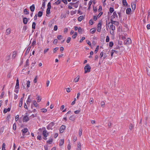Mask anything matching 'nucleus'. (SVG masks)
Masks as SVG:
<instances>
[{"label": "nucleus", "instance_id": "603ef678", "mask_svg": "<svg viewBox=\"0 0 150 150\" xmlns=\"http://www.w3.org/2000/svg\"><path fill=\"white\" fill-rule=\"evenodd\" d=\"M37 138L38 140H41L42 139V137L40 135H38L37 136Z\"/></svg>", "mask_w": 150, "mask_h": 150}, {"label": "nucleus", "instance_id": "f257e3e1", "mask_svg": "<svg viewBox=\"0 0 150 150\" xmlns=\"http://www.w3.org/2000/svg\"><path fill=\"white\" fill-rule=\"evenodd\" d=\"M91 67L89 65L87 64L86 65L85 67V73H86L88 72H89L90 71Z\"/></svg>", "mask_w": 150, "mask_h": 150}, {"label": "nucleus", "instance_id": "bf43d9fd", "mask_svg": "<svg viewBox=\"0 0 150 150\" xmlns=\"http://www.w3.org/2000/svg\"><path fill=\"white\" fill-rule=\"evenodd\" d=\"M58 41V40L57 39H55L54 40V41H53L54 44H56L57 43Z\"/></svg>", "mask_w": 150, "mask_h": 150}, {"label": "nucleus", "instance_id": "9d476101", "mask_svg": "<svg viewBox=\"0 0 150 150\" xmlns=\"http://www.w3.org/2000/svg\"><path fill=\"white\" fill-rule=\"evenodd\" d=\"M132 8V10H134L136 8V3L135 2H133L131 4Z\"/></svg>", "mask_w": 150, "mask_h": 150}, {"label": "nucleus", "instance_id": "9b49d317", "mask_svg": "<svg viewBox=\"0 0 150 150\" xmlns=\"http://www.w3.org/2000/svg\"><path fill=\"white\" fill-rule=\"evenodd\" d=\"M33 103L35 107L39 108V105L35 100H34L33 101Z\"/></svg>", "mask_w": 150, "mask_h": 150}, {"label": "nucleus", "instance_id": "5701e85b", "mask_svg": "<svg viewBox=\"0 0 150 150\" xmlns=\"http://www.w3.org/2000/svg\"><path fill=\"white\" fill-rule=\"evenodd\" d=\"M79 76H77L74 79V81L75 83L79 81Z\"/></svg>", "mask_w": 150, "mask_h": 150}, {"label": "nucleus", "instance_id": "bb28decb", "mask_svg": "<svg viewBox=\"0 0 150 150\" xmlns=\"http://www.w3.org/2000/svg\"><path fill=\"white\" fill-rule=\"evenodd\" d=\"M122 2L123 5L125 6H126L127 5V4L126 0H123Z\"/></svg>", "mask_w": 150, "mask_h": 150}, {"label": "nucleus", "instance_id": "4c0bfd02", "mask_svg": "<svg viewBox=\"0 0 150 150\" xmlns=\"http://www.w3.org/2000/svg\"><path fill=\"white\" fill-rule=\"evenodd\" d=\"M82 129L81 128H80L79 130V135L80 137L82 134Z\"/></svg>", "mask_w": 150, "mask_h": 150}, {"label": "nucleus", "instance_id": "5fc2aeb1", "mask_svg": "<svg viewBox=\"0 0 150 150\" xmlns=\"http://www.w3.org/2000/svg\"><path fill=\"white\" fill-rule=\"evenodd\" d=\"M89 22L91 25H92L93 24V20L92 19H91L90 20Z\"/></svg>", "mask_w": 150, "mask_h": 150}, {"label": "nucleus", "instance_id": "f3484780", "mask_svg": "<svg viewBox=\"0 0 150 150\" xmlns=\"http://www.w3.org/2000/svg\"><path fill=\"white\" fill-rule=\"evenodd\" d=\"M47 131L45 130H44L42 132V135L44 136V137H47Z\"/></svg>", "mask_w": 150, "mask_h": 150}, {"label": "nucleus", "instance_id": "aec40b11", "mask_svg": "<svg viewBox=\"0 0 150 150\" xmlns=\"http://www.w3.org/2000/svg\"><path fill=\"white\" fill-rule=\"evenodd\" d=\"M31 48V47L30 46H29L28 47V48L27 49V50H26V52H25V54H27L29 53V51H30V50Z\"/></svg>", "mask_w": 150, "mask_h": 150}, {"label": "nucleus", "instance_id": "3c124183", "mask_svg": "<svg viewBox=\"0 0 150 150\" xmlns=\"http://www.w3.org/2000/svg\"><path fill=\"white\" fill-rule=\"evenodd\" d=\"M103 14V12H100L97 16V17L98 18H100V16Z\"/></svg>", "mask_w": 150, "mask_h": 150}, {"label": "nucleus", "instance_id": "58836bf2", "mask_svg": "<svg viewBox=\"0 0 150 150\" xmlns=\"http://www.w3.org/2000/svg\"><path fill=\"white\" fill-rule=\"evenodd\" d=\"M37 102H40L41 100V98H40V97L39 96H38V97L37 98Z\"/></svg>", "mask_w": 150, "mask_h": 150}, {"label": "nucleus", "instance_id": "a18cd8bd", "mask_svg": "<svg viewBox=\"0 0 150 150\" xmlns=\"http://www.w3.org/2000/svg\"><path fill=\"white\" fill-rule=\"evenodd\" d=\"M99 47V46L98 45L97 46V47L96 48V49L95 50V52H94L95 53H97V52L98 50Z\"/></svg>", "mask_w": 150, "mask_h": 150}, {"label": "nucleus", "instance_id": "2eb2a0df", "mask_svg": "<svg viewBox=\"0 0 150 150\" xmlns=\"http://www.w3.org/2000/svg\"><path fill=\"white\" fill-rule=\"evenodd\" d=\"M11 32V29L10 28H8L6 30V35H9Z\"/></svg>", "mask_w": 150, "mask_h": 150}, {"label": "nucleus", "instance_id": "f03ea898", "mask_svg": "<svg viewBox=\"0 0 150 150\" xmlns=\"http://www.w3.org/2000/svg\"><path fill=\"white\" fill-rule=\"evenodd\" d=\"M28 129L27 128H25L24 129L22 130L21 131L22 132V135L24 136L25 134L28 135L29 134V132L28 131Z\"/></svg>", "mask_w": 150, "mask_h": 150}, {"label": "nucleus", "instance_id": "c85d7f7f", "mask_svg": "<svg viewBox=\"0 0 150 150\" xmlns=\"http://www.w3.org/2000/svg\"><path fill=\"white\" fill-rule=\"evenodd\" d=\"M24 12L25 14H28L29 13V11L26 8L24 10Z\"/></svg>", "mask_w": 150, "mask_h": 150}, {"label": "nucleus", "instance_id": "6ab92c4d", "mask_svg": "<svg viewBox=\"0 0 150 150\" xmlns=\"http://www.w3.org/2000/svg\"><path fill=\"white\" fill-rule=\"evenodd\" d=\"M84 18V16H79L78 18V20L79 21H81Z\"/></svg>", "mask_w": 150, "mask_h": 150}, {"label": "nucleus", "instance_id": "423d86ee", "mask_svg": "<svg viewBox=\"0 0 150 150\" xmlns=\"http://www.w3.org/2000/svg\"><path fill=\"white\" fill-rule=\"evenodd\" d=\"M23 120L24 122H26L29 120V118L28 116L26 115L23 117Z\"/></svg>", "mask_w": 150, "mask_h": 150}, {"label": "nucleus", "instance_id": "69168bd1", "mask_svg": "<svg viewBox=\"0 0 150 150\" xmlns=\"http://www.w3.org/2000/svg\"><path fill=\"white\" fill-rule=\"evenodd\" d=\"M13 128L15 130L16 129V125L15 123H14L13 125Z\"/></svg>", "mask_w": 150, "mask_h": 150}, {"label": "nucleus", "instance_id": "8fccbe9b", "mask_svg": "<svg viewBox=\"0 0 150 150\" xmlns=\"http://www.w3.org/2000/svg\"><path fill=\"white\" fill-rule=\"evenodd\" d=\"M78 32L80 33H81L82 29L81 27H79V28H78Z\"/></svg>", "mask_w": 150, "mask_h": 150}, {"label": "nucleus", "instance_id": "de8ad7c7", "mask_svg": "<svg viewBox=\"0 0 150 150\" xmlns=\"http://www.w3.org/2000/svg\"><path fill=\"white\" fill-rule=\"evenodd\" d=\"M5 143H4L3 144L2 146V150H5Z\"/></svg>", "mask_w": 150, "mask_h": 150}, {"label": "nucleus", "instance_id": "680f3d73", "mask_svg": "<svg viewBox=\"0 0 150 150\" xmlns=\"http://www.w3.org/2000/svg\"><path fill=\"white\" fill-rule=\"evenodd\" d=\"M57 38L59 40H60L62 38V36L61 35H59L57 36Z\"/></svg>", "mask_w": 150, "mask_h": 150}, {"label": "nucleus", "instance_id": "7c9ffc66", "mask_svg": "<svg viewBox=\"0 0 150 150\" xmlns=\"http://www.w3.org/2000/svg\"><path fill=\"white\" fill-rule=\"evenodd\" d=\"M52 141L53 139H51L47 141V142L49 144H51L52 142Z\"/></svg>", "mask_w": 150, "mask_h": 150}, {"label": "nucleus", "instance_id": "13d9d810", "mask_svg": "<svg viewBox=\"0 0 150 150\" xmlns=\"http://www.w3.org/2000/svg\"><path fill=\"white\" fill-rule=\"evenodd\" d=\"M58 49V48L57 47H56L53 50V52L55 53L57 51V50Z\"/></svg>", "mask_w": 150, "mask_h": 150}, {"label": "nucleus", "instance_id": "c756f323", "mask_svg": "<svg viewBox=\"0 0 150 150\" xmlns=\"http://www.w3.org/2000/svg\"><path fill=\"white\" fill-rule=\"evenodd\" d=\"M16 52L15 51H14L13 53V55L12 56V57L13 58H14L16 57Z\"/></svg>", "mask_w": 150, "mask_h": 150}, {"label": "nucleus", "instance_id": "7ed1b4c3", "mask_svg": "<svg viewBox=\"0 0 150 150\" xmlns=\"http://www.w3.org/2000/svg\"><path fill=\"white\" fill-rule=\"evenodd\" d=\"M47 8L46 11V13L48 14H49L50 13V9L51 8V3L49 2L47 4Z\"/></svg>", "mask_w": 150, "mask_h": 150}, {"label": "nucleus", "instance_id": "72a5a7b5", "mask_svg": "<svg viewBox=\"0 0 150 150\" xmlns=\"http://www.w3.org/2000/svg\"><path fill=\"white\" fill-rule=\"evenodd\" d=\"M77 35V33L76 32H75L74 34L72 35V38L74 39H75Z\"/></svg>", "mask_w": 150, "mask_h": 150}, {"label": "nucleus", "instance_id": "0e129e2a", "mask_svg": "<svg viewBox=\"0 0 150 150\" xmlns=\"http://www.w3.org/2000/svg\"><path fill=\"white\" fill-rule=\"evenodd\" d=\"M85 39V37H82V38L79 41L80 43H81L83 40Z\"/></svg>", "mask_w": 150, "mask_h": 150}, {"label": "nucleus", "instance_id": "b1692460", "mask_svg": "<svg viewBox=\"0 0 150 150\" xmlns=\"http://www.w3.org/2000/svg\"><path fill=\"white\" fill-rule=\"evenodd\" d=\"M70 120L74 121L75 120V117L74 115L71 116L69 118Z\"/></svg>", "mask_w": 150, "mask_h": 150}, {"label": "nucleus", "instance_id": "dca6fc26", "mask_svg": "<svg viewBox=\"0 0 150 150\" xmlns=\"http://www.w3.org/2000/svg\"><path fill=\"white\" fill-rule=\"evenodd\" d=\"M146 71L147 74L149 76L150 75V67H146Z\"/></svg>", "mask_w": 150, "mask_h": 150}, {"label": "nucleus", "instance_id": "6e6552de", "mask_svg": "<svg viewBox=\"0 0 150 150\" xmlns=\"http://www.w3.org/2000/svg\"><path fill=\"white\" fill-rule=\"evenodd\" d=\"M131 40L129 38H128L126 40V44H130L131 43Z\"/></svg>", "mask_w": 150, "mask_h": 150}, {"label": "nucleus", "instance_id": "cd10ccee", "mask_svg": "<svg viewBox=\"0 0 150 150\" xmlns=\"http://www.w3.org/2000/svg\"><path fill=\"white\" fill-rule=\"evenodd\" d=\"M64 139H61L60 141L59 144V146H62L63 145V144H64Z\"/></svg>", "mask_w": 150, "mask_h": 150}, {"label": "nucleus", "instance_id": "39448f33", "mask_svg": "<svg viewBox=\"0 0 150 150\" xmlns=\"http://www.w3.org/2000/svg\"><path fill=\"white\" fill-rule=\"evenodd\" d=\"M101 25L102 23L100 22L97 25V30L98 32H100L101 31Z\"/></svg>", "mask_w": 150, "mask_h": 150}, {"label": "nucleus", "instance_id": "052dcab7", "mask_svg": "<svg viewBox=\"0 0 150 150\" xmlns=\"http://www.w3.org/2000/svg\"><path fill=\"white\" fill-rule=\"evenodd\" d=\"M27 27L25 25L23 27V30H24V31H26V30H27Z\"/></svg>", "mask_w": 150, "mask_h": 150}, {"label": "nucleus", "instance_id": "6e6d98bb", "mask_svg": "<svg viewBox=\"0 0 150 150\" xmlns=\"http://www.w3.org/2000/svg\"><path fill=\"white\" fill-rule=\"evenodd\" d=\"M109 37L108 36H107V37H106V42H109Z\"/></svg>", "mask_w": 150, "mask_h": 150}, {"label": "nucleus", "instance_id": "49530a36", "mask_svg": "<svg viewBox=\"0 0 150 150\" xmlns=\"http://www.w3.org/2000/svg\"><path fill=\"white\" fill-rule=\"evenodd\" d=\"M78 149H79L80 150L81 149V144L80 143H78L77 145Z\"/></svg>", "mask_w": 150, "mask_h": 150}, {"label": "nucleus", "instance_id": "4468645a", "mask_svg": "<svg viewBox=\"0 0 150 150\" xmlns=\"http://www.w3.org/2000/svg\"><path fill=\"white\" fill-rule=\"evenodd\" d=\"M19 86V81L18 79V78L16 80V83L15 86L16 88H18Z\"/></svg>", "mask_w": 150, "mask_h": 150}, {"label": "nucleus", "instance_id": "2f4dec72", "mask_svg": "<svg viewBox=\"0 0 150 150\" xmlns=\"http://www.w3.org/2000/svg\"><path fill=\"white\" fill-rule=\"evenodd\" d=\"M36 23L35 22H33L32 23V28L33 29H35V28Z\"/></svg>", "mask_w": 150, "mask_h": 150}, {"label": "nucleus", "instance_id": "4d7b16f0", "mask_svg": "<svg viewBox=\"0 0 150 150\" xmlns=\"http://www.w3.org/2000/svg\"><path fill=\"white\" fill-rule=\"evenodd\" d=\"M42 110V112H45L47 111V109H41Z\"/></svg>", "mask_w": 150, "mask_h": 150}, {"label": "nucleus", "instance_id": "79ce46f5", "mask_svg": "<svg viewBox=\"0 0 150 150\" xmlns=\"http://www.w3.org/2000/svg\"><path fill=\"white\" fill-rule=\"evenodd\" d=\"M60 3L61 1L59 0H58L57 1L55 2L54 4L57 5L59 4Z\"/></svg>", "mask_w": 150, "mask_h": 150}, {"label": "nucleus", "instance_id": "e433bc0d", "mask_svg": "<svg viewBox=\"0 0 150 150\" xmlns=\"http://www.w3.org/2000/svg\"><path fill=\"white\" fill-rule=\"evenodd\" d=\"M66 128V126L65 125H62L61 126L60 128V129L63 130H64Z\"/></svg>", "mask_w": 150, "mask_h": 150}, {"label": "nucleus", "instance_id": "a19ab883", "mask_svg": "<svg viewBox=\"0 0 150 150\" xmlns=\"http://www.w3.org/2000/svg\"><path fill=\"white\" fill-rule=\"evenodd\" d=\"M101 106L102 107H104L105 106V103L104 101H101Z\"/></svg>", "mask_w": 150, "mask_h": 150}, {"label": "nucleus", "instance_id": "412c9836", "mask_svg": "<svg viewBox=\"0 0 150 150\" xmlns=\"http://www.w3.org/2000/svg\"><path fill=\"white\" fill-rule=\"evenodd\" d=\"M30 95H29L28 97L26 103L27 104H29L30 103L31 100L30 99Z\"/></svg>", "mask_w": 150, "mask_h": 150}, {"label": "nucleus", "instance_id": "37998d69", "mask_svg": "<svg viewBox=\"0 0 150 150\" xmlns=\"http://www.w3.org/2000/svg\"><path fill=\"white\" fill-rule=\"evenodd\" d=\"M113 15L115 17L118 18V16L116 13V11L114 12L113 13Z\"/></svg>", "mask_w": 150, "mask_h": 150}, {"label": "nucleus", "instance_id": "a211bd4d", "mask_svg": "<svg viewBox=\"0 0 150 150\" xmlns=\"http://www.w3.org/2000/svg\"><path fill=\"white\" fill-rule=\"evenodd\" d=\"M29 65V60L28 59L26 61L25 67H26L28 66Z\"/></svg>", "mask_w": 150, "mask_h": 150}, {"label": "nucleus", "instance_id": "c9c22d12", "mask_svg": "<svg viewBox=\"0 0 150 150\" xmlns=\"http://www.w3.org/2000/svg\"><path fill=\"white\" fill-rule=\"evenodd\" d=\"M30 81H27L26 84H27V88H28L30 87Z\"/></svg>", "mask_w": 150, "mask_h": 150}, {"label": "nucleus", "instance_id": "09e8293b", "mask_svg": "<svg viewBox=\"0 0 150 150\" xmlns=\"http://www.w3.org/2000/svg\"><path fill=\"white\" fill-rule=\"evenodd\" d=\"M113 45V43L112 41H111L109 43V46L110 47H112Z\"/></svg>", "mask_w": 150, "mask_h": 150}, {"label": "nucleus", "instance_id": "e2e57ef3", "mask_svg": "<svg viewBox=\"0 0 150 150\" xmlns=\"http://www.w3.org/2000/svg\"><path fill=\"white\" fill-rule=\"evenodd\" d=\"M103 52H102L100 54V58H102V57L103 56L104 54H103Z\"/></svg>", "mask_w": 150, "mask_h": 150}, {"label": "nucleus", "instance_id": "338daca9", "mask_svg": "<svg viewBox=\"0 0 150 150\" xmlns=\"http://www.w3.org/2000/svg\"><path fill=\"white\" fill-rule=\"evenodd\" d=\"M49 50V48L45 49L44 50V53H46Z\"/></svg>", "mask_w": 150, "mask_h": 150}, {"label": "nucleus", "instance_id": "4be33fe9", "mask_svg": "<svg viewBox=\"0 0 150 150\" xmlns=\"http://www.w3.org/2000/svg\"><path fill=\"white\" fill-rule=\"evenodd\" d=\"M96 31V29L95 28H93L91 29L90 30V32L92 34H93Z\"/></svg>", "mask_w": 150, "mask_h": 150}, {"label": "nucleus", "instance_id": "864d4df0", "mask_svg": "<svg viewBox=\"0 0 150 150\" xmlns=\"http://www.w3.org/2000/svg\"><path fill=\"white\" fill-rule=\"evenodd\" d=\"M71 38L70 37H68L67 38V42L69 43L70 41Z\"/></svg>", "mask_w": 150, "mask_h": 150}, {"label": "nucleus", "instance_id": "f704fd0d", "mask_svg": "<svg viewBox=\"0 0 150 150\" xmlns=\"http://www.w3.org/2000/svg\"><path fill=\"white\" fill-rule=\"evenodd\" d=\"M110 12L112 13L114 11V9L112 7H110L109 9Z\"/></svg>", "mask_w": 150, "mask_h": 150}, {"label": "nucleus", "instance_id": "774afa93", "mask_svg": "<svg viewBox=\"0 0 150 150\" xmlns=\"http://www.w3.org/2000/svg\"><path fill=\"white\" fill-rule=\"evenodd\" d=\"M80 112V110H77L74 111V113L76 114H79Z\"/></svg>", "mask_w": 150, "mask_h": 150}, {"label": "nucleus", "instance_id": "473e14b6", "mask_svg": "<svg viewBox=\"0 0 150 150\" xmlns=\"http://www.w3.org/2000/svg\"><path fill=\"white\" fill-rule=\"evenodd\" d=\"M11 54L7 55L6 57V60L7 61L10 58Z\"/></svg>", "mask_w": 150, "mask_h": 150}, {"label": "nucleus", "instance_id": "ddd939ff", "mask_svg": "<svg viewBox=\"0 0 150 150\" xmlns=\"http://www.w3.org/2000/svg\"><path fill=\"white\" fill-rule=\"evenodd\" d=\"M11 110V108H8L7 109L5 108L4 109L3 112L4 113H6L8 111H10Z\"/></svg>", "mask_w": 150, "mask_h": 150}, {"label": "nucleus", "instance_id": "393cba45", "mask_svg": "<svg viewBox=\"0 0 150 150\" xmlns=\"http://www.w3.org/2000/svg\"><path fill=\"white\" fill-rule=\"evenodd\" d=\"M43 14V12L41 11H39L38 14V17H41L42 16Z\"/></svg>", "mask_w": 150, "mask_h": 150}, {"label": "nucleus", "instance_id": "a878e982", "mask_svg": "<svg viewBox=\"0 0 150 150\" xmlns=\"http://www.w3.org/2000/svg\"><path fill=\"white\" fill-rule=\"evenodd\" d=\"M110 27L111 29L112 30H115V26L113 25V24H112L111 25H110Z\"/></svg>", "mask_w": 150, "mask_h": 150}, {"label": "nucleus", "instance_id": "1a4fd4ad", "mask_svg": "<svg viewBox=\"0 0 150 150\" xmlns=\"http://www.w3.org/2000/svg\"><path fill=\"white\" fill-rule=\"evenodd\" d=\"M30 11L32 12H33L35 9V6L34 4L30 6Z\"/></svg>", "mask_w": 150, "mask_h": 150}, {"label": "nucleus", "instance_id": "c03bdc74", "mask_svg": "<svg viewBox=\"0 0 150 150\" xmlns=\"http://www.w3.org/2000/svg\"><path fill=\"white\" fill-rule=\"evenodd\" d=\"M36 43V41L35 40H33V42L32 43V46H33L35 45Z\"/></svg>", "mask_w": 150, "mask_h": 150}, {"label": "nucleus", "instance_id": "ea45409f", "mask_svg": "<svg viewBox=\"0 0 150 150\" xmlns=\"http://www.w3.org/2000/svg\"><path fill=\"white\" fill-rule=\"evenodd\" d=\"M134 127V126L132 124H130L129 126V128L130 130H132Z\"/></svg>", "mask_w": 150, "mask_h": 150}, {"label": "nucleus", "instance_id": "0eeeda50", "mask_svg": "<svg viewBox=\"0 0 150 150\" xmlns=\"http://www.w3.org/2000/svg\"><path fill=\"white\" fill-rule=\"evenodd\" d=\"M29 18H24L23 19V22L25 24H26L28 22V20H29Z\"/></svg>", "mask_w": 150, "mask_h": 150}, {"label": "nucleus", "instance_id": "f8f14e48", "mask_svg": "<svg viewBox=\"0 0 150 150\" xmlns=\"http://www.w3.org/2000/svg\"><path fill=\"white\" fill-rule=\"evenodd\" d=\"M131 9L130 8H127L126 10V13L127 14H129L131 12Z\"/></svg>", "mask_w": 150, "mask_h": 150}, {"label": "nucleus", "instance_id": "20e7f679", "mask_svg": "<svg viewBox=\"0 0 150 150\" xmlns=\"http://www.w3.org/2000/svg\"><path fill=\"white\" fill-rule=\"evenodd\" d=\"M54 125V122H52L50 123L47 127V128L48 129H52V127Z\"/></svg>", "mask_w": 150, "mask_h": 150}]
</instances>
